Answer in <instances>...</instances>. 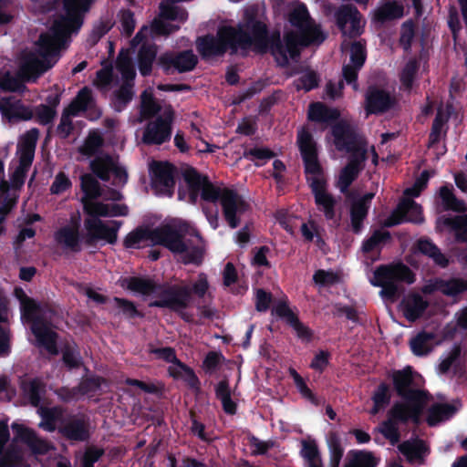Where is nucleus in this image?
<instances>
[{"label":"nucleus","instance_id":"nucleus-1","mask_svg":"<svg viewBox=\"0 0 467 467\" xmlns=\"http://www.w3.org/2000/svg\"><path fill=\"white\" fill-rule=\"evenodd\" d=\"M269 47L268 30L261 21L248 18L237 26L219 27L216 36L198 37L196 47L202 58L223 56L228 49L231 54L245 56L250 50L264 54Z\"/></svg>","mask_w":467,"mask_h":467},{"label":"nucleus","instance_id":"nucleus-2","mask_svg":"<svg viewBox=\"0 0 467 467\" xmlns=\"http://www.w3.org/2000/svg\"><path fill=\"white\" fill-rule=\"evenodd\" d=\"M149 238L154 244L166 247L176 261L200 265L205 254V244L198 231L186 222H173L153 229Z\"/></svg>","mask_w":467,"mask_h":467},{"label":"nucleus","instance_id":"nucleus-3","mask_svg":"<svg viewBox=\"0 0 467 467\" xmlns=\"http://www.w3.org/2000/svg\"><path fill=\"white\" fill-rule=\"evenodd\" d=\"M332 134L336 148L338 150H346L350 153L348 163L342 169L337 181L340 192L345 193L348 199H350L353 193L348 191V187L364 169L368 142L353 126L343 121L333 127Z\"/></svg>","mask_w":467,"mask_h":467},{"label":"nucleus","instance_id":"nucleus-4","mask_svg":"<svg viewBox=\"0 0 467 467\" xmlns=\"http://www.w3.org/2000/svg\"><path fill=\"white\" fill-rule=\"evenodd\" d=\"M289 21L300 30V33L288 32L285 36V47L282 45L279 38L271 45V52L281 67L288 65L286 53L295 58L299 55V46L307 47L311 44H320L326 38L320 26L310 18L305 5L295 7L289 15Z\"/></svg>","mask_w":467,"mask_h":467},{"label":"nucleus","instance_id":"nucleus-5","mask_svg":"<svg viewBox=\"0 0 467 467\" xmlns=\"http://www.w3.org/2000/svg\"><path fill=\"white\" fill-rule=\"evenodd\" d=\"M183 178L192 191L190 198L192 202H196L198 192L202 190L203 200L213 202L221 201L224 219L231 228H236L240 224L241 215L249 207L240 195L232 190L215 187L207 177L202 176L193 168L185 169Z\"/></svg>","mask_w":467,"mask_h":467},{"label":"nucleus","instance_id":"nucleus-6","mask_svg":"<svg viewBox=\"0 0 467 467\" xmlns=\"http://www.w3.org/2000/svg\"><path fill=\"white\" fill-rule=\"evenodd\" d=\"M71 34L62 26L56 28V23H53L48 32L41 34L36 43V52H24L22 55L19 73L23 79L36 80L51 68L56 63L55 57Z\"/></svg>","mask_w":467,"mask_h":467},{"label":"nucleus","instance_id":"nucleus-7","mask_svg":"<svg viewBox=\"0 0 467 467\" xmlns=\"http://www.w3.org/2000/svg\"><path fill=\"white\" fill-rule=\"evenodd\" d=\"M297 143L304 160L306 172L311 174L310 187L315 196L316 204L324 212L327 219H332L335 216L336 201L326 191L325 181L321 177L316 142L310 132L303 129L298 133Z\"/></svg>","mask_w":467,"mask_h":467},{"label":"nucleus","instance_id":"nucleus-8","mask_svg":"<svg viewBox=\"0 0 467 467\" xmlns=\"http://www.w3.org/2000/svg\"><path fill=\"white\" fill-rule=\"evenodd\" d=\"M128 288L143 295L156 294L158 299L150 302V306L178 311L190 306L191 290L185 285H159L150 279L132 277Z\"/></svg>","mask_w":467,"mask_h":467},{"label":"nucleus","instance_id":"nucleus-9","mask_svg":"<svg viewBox=\"0 0 467 467\" xmlns=\"http://www.w3.org/2000/svg\"><path fill=\"white\" fill-rule=\"evenodd\" d=\"M16 294L21 304L23 318L31 323V331L36 337V345L45 348L49 354L57 355V335L44 319L40 306L28 297L22 289H16Z\"/></svg>","mask_w":467,"mask_h":467},{"label":"nucleus","instance_id":"nucleus-10","mask_svg":"<svg viewBox=\"0 0 467 467\" xmlns=\"http://www.w3.org/2000/svg\"><path fill=\"white\" fill-rule=\"evenodd\" d=\"M414 274L402 264L380 265L374 271L371 284L381 287L380 296L394 302L403 292L401 282L412 284Z\"/></svg>","mask_w":467,"mask_h":467},{"label":"nucleus","instance_id":"nucleus-11","mask_svg":"<svg viewBox=\"0 0 467 467\" xmlns=\"http://www.w3.org/2000/svg\"><path fill=\"white\" fill-rule=\"evenodd\" d=\"M174 117L171 106L164 105L161 114L146 125L141 138L142 142L149 145H160L169 140Z\"/></svg>","mask_w":467,"mask_h":467},{"label":"nucleus","instance_id":"nucleus-12","mask_svg":"<svg viewBox=\"0 0 467 467\" xmlns=\"http://www.w3.org/2000/svg\"><path fill=\"white\" fill-rule=\"evenodd\" d=\"M92 172L101 181L108 182L110 174L114 176L112 184L115 186H123L128 181L126 170L119 166L118 161L109 154H99L89 163Z\"/></svg>","mask_w":467,"mask_h":467},{"label":"nucleus","instance_id":"nucleus-13","mask_svg":"<svg viewBox=\"0 0 467 467\" xmlns=\"http://www.w3.org/2000/svg\"><path fill=\"white\" fill-rule=\"evenodd\" d=\"M91 0H63V9L55 19L56 28L62 26L70 32H76L82 25V13L86 12Z\"/></svg>","mask_w":467,"mask_h":467},{"label":"nucleus","instance_id":"nucleus-14","mask_svg":"<svg viewBox=\"0 0 467 467\" xmlns=\"http://www.w3.org/2000/svg\"><path fill=\"white\" fill-rule=\"evenodd\" d=\"M198 63V57L192 50L181 52L167 51L157 58V64L167 73L192 71Z\"/></svg>","mask_w":467,"mask_h":467},{"label":"nucleus","instance_id":"nucleus-15","mask_svg":"<svg viewBox=\"0 0 467 467\" xmlns=\"http://www.w3.org/2000/svg\"><path fill=\"white\" fill-rule=\"evenodd\" d=\"M87 230V243L92 244L98 240H103L113 244L117 242L118 231L121 225L120 222L110 221L105 223L99 218H87L84 222Z\"/></svg>","mask_w":467,"mask_h":467},{"label":"nucleus","instance_id":"nucleus-16","mask_svg":"<svg viewBox=\"0 0 467 467\" xmlns=\"http://www.w3.org/2000/svg\"><path fill=\"white\" fill-rule=\"evenodd\" d=\"M337 26L349 37H356L363 31L362 16L353 5H342L335 12Z\"/></svg>","mask_w":467,"mask_h":467},{"label":"nucleus","instance_id":"nucleus-17","mask_svg":"<svg viewBox=\"0 0 467 467\" xmlns=\"http://www.w3.org/2000/svg\"><path fill=\"white\" fill-rule=\"evenodd\" d=\"M151 170V185L154 190L158 193L171 196L175 187L174 167L167 162L154 161Z\"/></svg>","mask_w":467,"mask_h":467},{"label":"nucleus","instance_id":"nucleus-18","mask_svg":"<svg viewBox=\"0 0 467 467\" xmlns=\"http://www.w3.org/2000/svg\"><path fill=\"white\" fill-rule=\"evenodd\" d=\"M148 28H142L136 34L134 38L131 40V46L136 47L142 43L141 47L138 51V66L141 75H150L152 68V64L156 60L158 52V47L154 43L143 42L146 37Z\"/></svg>","mask_w":467,"mask_h":467},{"label":"nucleus","instance_id":"nucleus-19","mask_svg":"<svg viewBox=\"0 0 467 467\" xmlns=\"http://www.w3.org/2000/svg\"><path fill=\"white\" fill-rule=\"evenodd\" d=\"M396 104V99L389 92L378 87H369L365 95V110L367 114H382Z\"/></svg>","mask_w":467,"mask_h":467},{"label":"nucleus","instance_id":"nucleus-20","mask_svg":"<svg viewBox=\"0 0 467 467\" xmlns=\"http://www.w3.org/2000/svg\"><path fill=\"white\" fill-rule=\"evenodd\" d=\"M404 220L411 223H420L423 220L421 207L413 200H402L383 224L386 227H391Z\"/></svg>","mask_w":467,"mask_h":467},{"label":"nucleus","instance_id":"nucleus-21","mask_svg":"<svg viewBox=\"0 0 467 467\" xmlns=\"http://www.w3.org/2000/svg\"><path fill=\"white\" fill-rule=\"evenodd\" d=\"M424 407V398L418 400H406V402H396L388 412L397 423H406L411 420L415 424H419L420 414Z\"/></svg>","mask_w":467,"mask_h":467},{"label":"nucleus","instance_id":"nucleus-22","mask_svg":"<svg viewBox=\"0 0 467 467\" xmlns=\"http://www.w3.org/2000/svg\"><path fill=\"white\" fill-rule=\"evenodd\" d=\"M366 59L365 48L360 42H354L350 47V64L344 65L342 76L348 84H351L358 90V72L362 67Z\"/></svg>","mask_w":467,"mask_h":467},{"label":"nucleus","instance_id":"nucleus-23","mask_svg":"<svg viewBox=\"0 0 467 467\" xmlns=\"http://www.w3.org/2000/svg\"><path fill=\"white\" fill-rule=\"evenodd\" d=\"M413 382L410 368L399 370L393 374V383L399 396L405 400H418L424 398V393L410 388Z\"/></svg>","mask_w":467,"mask_h":467},{"label":"nucleus","instance_id":"nucleus-24","mask_svg":"<svg viewBox=\"0 0 467 467\" xmlns=\"http://www.w3.org/2000/svg\"><path fill=\"white\" fill-rule=\"evenodd\" d=\"M374 197V193L369 192L366 193L362 197H358L351 200L349 213H350V223L351 228L354 233L358 234L362 229L363 221L366 219L368 212V208L371 202V200Z\"/></svg>","mask_w":467,"mask_h":467},{"label":"nucleus","instance_id":"nucleus-25","mask_svg":"<svg viewBox=\"0 0 467 467\" xmlns=\"http://www.w3.org/2000/svg\"><path fill=\"white\" fill-rule=\"evenodd\" d=\"M275 312L295 329L299 337L310 339L312 336L310 330L300 322L297 316L291 310L285 301L278 302L275 307Z\"/></svg>","mask_w":467,"mask_h":467},{"label":"nucleus","instance_id":"nucleus-26","mask_svg":"<svg viewBox=\"0 0 467 467\" xmlns=\"http://www.w3.org/2000/svg\"><path fill=\"white\" fill-rule=\"evenodd\" d=\"M20 389L25 398L34 407H38L43 395L46 393V384L39 379L21 378Z\"/></svg>","mask_w":467,"mask_h":467},{"label":"nucleus","instance_id":"nucleus-27","mask_svg":"<svg viewBox=\"0 0 467 467\" xmlns=\"http://www.w3.org/2000/svg\"><path fill=\"white\" fill-rule=\"evenodd\" d=\"M0 110L9 119H30L32 111L26 108L19 99L13 97L3 98L0 100Z\"/></svg>","mask_w":467,"mask_h":467},{"label":"nucleus","instance_id":"nucleus-28","mask_svg":"<svg viewBox=\"0 0 467 467\" xmlns=\"http://www.w3.org/2000/svg\"><path fill=\"white\" fill-rule=\"evenodd\" d=\"M428 306L429 302L419 294H410L402 301L403 315L410 322L420 318Z\"/></svg>","mask_w":467,"mask_h":467},{"label":"nucleus","instance_id":"nucleus-29","mask_svg":"<svg viewBox=\"0 0 467 467\" xmlns=\"http://www.w3.org/2000/svg\"><path fill=\"white\" fill-rule=\"evenodd\" d=\"M61 432L72 441H83L89 437L88 422L78 417L69 419L61 429Z\"/></svg>","mask_w":467,"mask_h":467},{"label":"nucleus","instance_id":"nucleus-30","mask_svg":"<svg viewBox=\"0 0 467 467\" xmlns=\"http://www.w3.org/2000/svg\"><path fill=\"white\" fill-rule=\"evenodd\" d=\"M399 450L410 463L422 464L427 447L421 440H409L400 443Z\"/></svg>","mask_w":467,"mask_h":467},{"label":"nucleus","instance_id":"nucleus-31","mask_svg":"<svg viewBox=\"0 0 467 467\" xmlns=\"http://www.w3.org/2000/svg\"><path fill=\"white\" fill-rule=\"evenodd\" d=\"M55 239L57 244L63 245L65 248L74 252L79 251L78 224L76 223L72 225L62 227L55 234Z\"/></svg>","mask_w":467,"mask_h":467},{"label":"nucleus","instance_id":"nucleus-32","mask_svg":"<svg viewBox=\"0 0 467 467\" xmlns=\"http://www.w3.org/2000/svg\"><path fill=\"white\" fill-rule=\"evenodd\" d=\"M404 8L397 2H388L374 12V21L379 25L403 16Z\"/></svg>","mask_w":467,"mask_h":467},{"label":"nucleus","instance_id":"nucleus-33","mask_svg":"<svg viewBox=\"0 0 467 467\" xmlns=\"http://www.w3.org/2000/svg\"><path fill=\"white\" fill-rule=\"evenodd\" d=\"M163 107L156 102L151 91L144 90L140 95V117L137 121L141 123L144 119L152 118L157 113L161 114Z\"/></svg>","mask_w":467,"mask_h":467},{"label":"nucleus","instance_id":"nucleus-34","mask_svg":"<svg viewBox=\"0 0 467 467\" xmlns=\"http://www.w3.org/2000/svg\"><path fill=\"white\" fill-rule=\"evenodd\" d=\"M10 334L6 317V298L0 292V355L9 352Z\"/></svg>","mask_w":467,"mask_h":467},{"label":"nucleus","instance_id":"nucleus-35","mask_svg":"<svg viewBox=\"0 0 467 467\" xmlns=\"http://www.w3.org/2000/svg\"><path fill=\"white\" fill-rule=\"evenodd\" d=\"M457 411V408L452 404H433L429 409L427 422L430 426H434L441 421L451 418Z\"/></svg>","mask_w":467,"mask_h":467},{"label":"nucleus","instance_id":"nucleus-36","mask_svg":"<svg viewBox=\"0 0 467 467\" xmlns=\"http://www.w3.org/2000/svg\"><path fill=\"white\" fill-rule=\"evenodd\" d=\"M133 82L124 81L119 89L112 95L111 105L113 109L120 112L133 98Z\"/></svg>","mask_w":467,"mask_h":467},{"label":"nucleus","instance_id":"nucleus-37","mask_svg":"<svg viewBox=\"0 0 467 467\" xmlns=\"http://www.w3.org/2000/svg\"><path fill=\"white\" fill-rule=\"evenodd\" d=\"M339 117V112L335 109L326 107L320 102L309 106L308 118L313 121L327 122Z\"/></svg>","mask_w":467,"mask_h":467},{"label":"nucleus","instance_id":"nucleus-38","mask_svg":"<svg viewBox=\"0 0 467 467\" xmlns=\"http://www.w3.org/2000/svg\"><path fill=\"white\" fill-rule=\"evenodd\" d=\"M439 292L444 296L457 297L463 292H467V279L451 278L440 279Z\"/></svg>","mask_w":467,"mask_h":467},{"label":"nucleus","instance_id":"nucleus-39","mask_svg":"<svg viewBox=\"0 0 467 467\" xmlns=\"http://www.w3.org/2000/svg\"><path fill=\"white\" fill-rule=\"evenodd\" d=\"M215 394L217 399L221 400L223 410L231 415L235 414L236 403L231 399L232 391L227 379L221 380L217 384L215 388Z\"/></svg>","mask_w":467,"mask_h":467},{"label":"nucleus","instance_id":"nucleus-40","mask_svg":"<svg viewBox=\"0 0 467 467\" xmlns=\"http://www.w3.org/2000/svg\"><path fill=\"white\" fill-rule=\"evenodd\" d=\"M80 187L85 195L82 198L86 200H96L102 196L103 191L99 181L91 174H84L80 177Z\"/></svg>","mask_w":467,"mask_h":467},{"label":"nucleus","instance_id":"nucleus-41","mask_svg":"<svg viewBox=\"0 0 467 467\" xmlns=\"http://www.w3.org/2000/svg\"><path fill=\"white\" fill-rule=\"evenodd\" d=\"M171 1L164 0L160 4V14L159 16L161 19L171 20V21H181L183 22L187 19L188 14L187 12L173 5Z\"/></svg>","mask_w":467,"mask_h":467},{"label":"nucleus","instance_id":"nucleus-42","mask_svg":"<svg viewBox=\"0 0 467 467\" xmlns=\"http://www.w3.org/2000/svg\"><path fill=\"white\" fill-rule=\"evenodd\" d=\"M449 116V110L444 111L441 106L438 109L437 115L432 123L428 147H432L440 141L443 126L448 121Z\"/></svg>","mask_w":467,"mask_h":467},{"label":"nucleus","instance_id":"nucleus-43","mask_svg":"<svg viewBox=\"0 0 467 467\" xmlns=\"http://www.w3.org/2000/svg\"><path fill=\"white\" fill-rule=\"evenodd\" d=\"M377 460L371 452L350 451L344 467H376Z\"/></svg>","mask_w":467,"mask_h":467},{"label":"nucleus","instance_id":"nucleus-44","mask_svg":"<svg viewBox=\"0 0 467 467\" xmlns=\"http://www.w3.org/2000/svg\"><path fill=\"white\" fill-rule=\"evenodd\" d=\"M434 336L430 333H420L410 340V348L415 355L423 356L433 348Z\"/></svg>","mask_w":467,"mask_h":467},{"label":"nucleus","instance_id":"nucleus-45","mask_svg":"<svg viewBox=\"0 0 467 467\" xmlns=\"http://www.w3.org/2000/svg\"><path fill=\"white\" fill-rule=\"evenodd\" d=\"M93 103L91 90L88 88H83L72 100L67 107L68 111L73 115H78L80 111L87 110Z\"/></svg>","mask_w":467,"mask_h":467},{"label":"nucleus","instance_id":"nucleus-46","mask_svg":"<svg viewBox=\"0 0 467 467\" xmlns=\"http://www.w3.org/2000/svg\"><path fill=\"white\" fill-rule=\"evenodd\" d=\"M440 196L442 200L445 210H451L458 213H464L467 211L465 202L459 200L452 191L447 186L441 187Z\"/></svg>","mask_w":467,"mask_h":467},{"label":"nucleus","instance_id":"nucleus-47","mask_svg":"<svg viewBox=\"0 0 467 467\" xmlns=\"http://www.w3.org/2000/svg\"><path fill=\"white\" fill-rule=\"evenodd\" d=\"M418 249L421 254L432 258L440 266L446 267L448 265V259L431 242L428 240H420L418 242Z\"/></svg>","mask_w":467,"mask_h":467},{"label":"nucleus","instance_id":"nucleus-48","mask_svg":"<svg viewBox=\"0 0 467 467\" xmlns=\"http://www.w3.org/2000/svg\"><path fill=\"white\" fill-rule=\"evenodd\" d=\"M116 68L121 74L124 81L133 82L135 69L131 58L128 53L120 52L116 60Z\"/></svg>","mask_w":467,"mask_h":467},{"label":"nucleus","instance_id":"nucleus-49","mask_svg":"<svg viewBox=\"0 0 467 467\" xmlns=\"http://www.w3.org/2000/svg\"><path fill=\"white\" fill-rule=\"evenodd\" d=\"M87 198H81V203L83 205V210L86 213L90 215V218H98L99 216L101 217H108V204L101 202H96L95 200H86Z\"/></svg>","mask_w":467,"mask_h":467},{"label":"nucleus","instance_id":"nucleus-50","mask_svg":"<svg viewBox=\"0 0 467 467\" xmlns=\"http://www.w3.org/2000/svg\"><path fill=\"white\" fill-rule=\"evenodd\" d=\"M104 143L103 138L96 133H89L88 138L85 140L83 145L79 148V152L86 156L95 155Z\"/></svg>","mask_w":467,"mask_h":467},{"label":"nucleus","instance_id":"nucleus-51","mask_svg":"<svg viewBox=\"0 0 467 467\" xmlns=\"http://www.w3.org/2000/svg\"><path fill=\"white\" fill-rule=\"evenodd\" d=\"M397 422L388 418L387 420H384L379 427L378 431L380 432L387 440L390 441L391 444H396L400 441V432L397 427Z\"/></svg>","mask_w":467,"mask_h":467},{"label":"nucleus","instance_id":"nucleus-52","mask_svg":"<svg viewBox=\"0 0 467 467\" xmlns=\"http://www.w3.org/2000/svg\"><path fill=\"white\" fill-rule=\"evenodd\" d=\"M447 225L457 230L456 238L461 242H467V214L457 215L445 220Z\"/></svg>","mask_w":467,"mask_h":467},{"label":"nucleus","instance_id":"nucleus-53","mask_svg":"<svg viewBox=\"0 0 467 467\" xmlns=\"http://www.w3.org/2000/svg\"><path fill=\"white\" fill-rule=\"evenodd\" d=\"M25 439L34 453L45 454L51 449L47 441L38 438L33 431H26Z\"/></svg>","mask_w":467,"mask_h":467},{"label":"nucleus","instance_id":"nucleus-54","mask_svg":"<svg viewBox=\"0 0 467 467\" xmlns=\"http://www.w3.org/2000/svg\"><path fill=\"white\" fill-rule=\"evenodd\" d=\"M418 68V62L415 59H410L402 69L400 81L406 89L410 90L411 88Z\"/></svg>","mask_w":467,"mask_h":467},{"label":"nucleus","instance_id":"nucleus-55","mask_svg":"<svg viewBox=\"0 0 467 467\" xmlns=\"http://www.w3.org/2000/svg\"><path fill=\"white\" fill-rule=\"evenodd\" d=\"M462 348L460 346H454L448 356L440 363L438 369L441 374H446L451 368H456Z\"/></svg>","mask_w":467,"mask_h":467},{"label":"nucleus","instance_id":"nucleus-56","mask_svg":"<svg viewBox=\"0 0 467 467\" xmlns=\"http://www.w3.org/2000/svg\"><path fill=\"white\" fill-rule=\"evenodd\" d=\"M390 239L389 232L375 231L373 234L363 244L362 249L365 253H368L377 248L381 243Z\"/></svg>","mask_w":467,"mask_h":467},{"label":"nucleus","instance_id":"nucleus-57","mask_svg":"<svg viewBox=\"0 0 467 467\" xmlns=\"http://www.w3.org/2000/svg\"><path fill=\"white\" fill-rule=\"evenodd\" d=\"M330 449V464L331 467H339L340 461L343 456V448L340 444L339 439L336 435H331L329 439Z\"/></svg>","mask_w":467,"mask_h":467},{"label":"nucleus","instance_id":"nucleus-58","mask_svg":"<svg viewBox=\"0 0 467 467\" xmlns=\"http://www.w3.org/2000/svg\"><path fill=\"white\" fill-rule=\"evenodd\" d=\"M184 285H186V284H184ZM187 286L191 290V301H190V303H191L192 299V294L197 296L199 298L203 297L207 294L210 285H209L206 275L203 273H201L198 275V278L192 284V287H190L188 285H187Z\"/></svg>","mask_w":467,"mask_h":467},{"label":"nucleus","instance_id":"nucleus-59","mask_svg":"<svg viewBox=\"0 0 467 467\" xmlns=\"http://www.w3.org/2000/svg\"><path fill=\"white\" fill-rule=\"evenodd\" d=\"M414 24L412 21L405 22L401 26L400 43L405 50H409L414 37Z\"/></svg>","mask_w":467,"mask_h":467},{"label":"nucleus","instance_id":"nucleus-60","mask_svg":"<svg viewBox=\"0 0 467 467\" xmlns=\"http://www.w3.org/2000/svg\"><path fill=\"white\" fill-rule=\"evenodd\" d=\"M317 85L318 77L314 71H307L300 77L296 83L297 89H305L306 91H309L317 87Z\"/></svg>","mask_w":467,"mask_h":467},{"label":"nucleus","instance_id":"nucleus-61","mask_svg":"<svg viewBox=\"0 0 467 467\" xmlns=\"http://www.w3.org/2000/svg\"><path fill=\"white\" fill-rule=\"evenodd\" d=\"M391 394L389 387L386 383H381L375 390L372 400L373 403L385 408L390 401Z\"/></svg>","mask_w":467,"mask_h":467},{"label":"nucleus","instance_id":"nucleus-62","mask_svg":"<svg viewBox=\"0 0 467 467\" xmlns=\"http://www.w3.org/2000/svg\"><path fill=\"white\" fill-rule=\"evenodd\" d=\"M72 116L74 115L71 111H68V109L66 108L62 113L60 123L57 126V132L64 139L67 138L73 130Z\"/></svg>","mask_w":467,"mask_h":467},{"label":"nucleus","instance_id":"nucleus-63","mask_svg":"<svg viewBox=\"0 0 467 467\" xmlns=\"http://www.w3.org/2000/svg\"><path fill=\"white\" fill-rule=\"evenodd\" d=\"M71 186L69 178L63 172L60 171L55 177V180L50 186V192L53 194H59Z\"/></svg>","mask_w":467,"mask_h":467},{"label":"nucleus","instance_id":"nucleus-64","mask_svg":"<svg viewBox=\"0 0 467 467\" xmlns=\"http://www.w3.org/2000/svg\"><path fill=\"white\" fill-rule=\"evenodd\" d=\"M104 454V450L94 446L88 447L82 458V467H93V464Z\"/></svg>","mask_w":467,"mask_h":467}]
</instances>
